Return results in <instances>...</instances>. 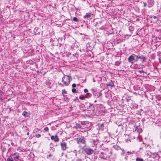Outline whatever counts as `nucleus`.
<instances>
[{"mask_svg":"<svg viewBox=\"0 0 161 161\" xmlns=\"http://www.w3.org/2000/svg\"><path fill=\"white\" fill-rule=\"evenodd\" d=\"M128 153H130V154H132V153H131V152H128Z\"/></svg>","mask_w":161,"mask_h":161,"instance_id":"a18cd8bd","label":"nucleus"},{"mask_svg":"<svg viewBox=\"0 0 161 161\" xmlns=\"http://www.w3.org/2000/svg\"><path fill=\"white\" fill-rule=\"evenodd\" d=\"M120 121H118L117 120L116 121V122H115V124L119 126H122V124L121 122Z\"/></svg>","mask_w":161,"mask_h":161,"instance_id":"6ab92c4d","label":"nucleus"},{"mask_svg":"<svg viewBox=\"0 0 161 161\" xmlns=\"http://www.w3.org/2000/svg\"><path fill=\"white\" fill-rule=\"evenodd\" d=\"M158 60L160 63L161 64V57L158 58Z\"/></svg>","mask_w":161,"mask_h":161,"instance_id":"79ce46f5","label":"nucleus"},{"mask_svg":"<svg viewBox=\"0 0 161 161\" xmlns=\"http://www.w3.org/2000/svg\"><path fill=\"white\" fill-rule=\"evenodd\" d=\"M85 97L84 96H80L79 97L80 99L81 100H83L85 99Z\"/></svg>","mask_w":161,"mask_h":161,"instance_id":"4c0bfd02","label":"nucleus"},{"mask_svg":"<svg viewBox=\"0 0 161 161\" xmlns=\"http://www.w3.org/2000/svg\"><path fill=\"white\" fill-rule=\"evenodd\" d=\"M128 106H129L131 109L136 108L137 107V105L136 104L134 103L133 101H132V103H128Z\"/></svg>","mask_w":161,"mask_h":161,"instance_id":"1a4fd4ad","label":"nucleus"},{"mask_svg":"<svg viewBox=\"0 0 161 161\" xmlns=\"http://www.w3.org/2000/svg\"><path fill=\"white\" fill-rule=\"evenodd\" d=\"M119 116L118 115H116V113H111V120L115 123L116 122L117 120L118 121L121 120L120 119L118 118Z\"/></svg>","mask_w":161,"mask_h":161,"instance_id":"20e7f679","label":"nucleus"},{"mask_svg":"<svg viewBox=\"0 0 161 161\" xmlns=\"http://www.w3.org/2000/svg\"><path fill=\"white\" fill-rule=\"evenodd\" d=\"M51 139L54 140L55 142H57L59 141V139L57 135L55 136H52L51 137Z\"/></svg>","mask_w":161,"mask_h":161,"instance_id":"9d476101","label":"nucleus"},{"mask_svg":"<svg viewBox=\"0 0 161 161\" xmlns=\"http://www.w3.org/2000/svg\"><path fill=\"white\" fill-rule=\"evenodd\" d=\"M134 55H135V54H131L128 58V61L129 62L132 64L135 62V59Z\"/></svg>","mask_w":161,"mask_h":161,"instance_id":"6e6552de","label":"nucleus"},{"mask_svg":"<svg viewBox=\"0 0 161 161\" xmlns=\"http://www.w3.org/2000/svg\"><path fill=\"white\" fill-rule=\"evenodd\" d=\"M160 138H161V136H160Z\"/></svg>","mask_w":161,"mask_h":161,"instance_id":"bf43d9fd","label":"nucleus"},{"mask_svg":"<svg viewBox=\"0 0 161 161\" xmlns=\"http://www.w3.org/2000/svg\"><path fill=\"white\" fill-rule=\"evenodd\" d=\"M83 149V151L88 155L92 154L94 152L93 149L89 147H84Z\"/></svg>","mask_w":161,"mask_h":161,"instance_id":"39448f33","label":"nucleus"},{"mask_svg":"<svg viewBox=\"0 0 161 161\" xmlns=\"http://www.w3.org/2000/svg\"><path fill=\"white\" fill-rule=\"evenodd\" d=\"M12 156H14L13 159L15 161H18L19 158V156L16 155L15 153L12 154Z\"/></svg>","mask_w":161,"mask_h":161,"instance_id":"2eb2a0df","label":"nucleus"},{"mask_svg":"<svg viewBox=\"0 0 161 161\" xmlns=\"http://www.w3.org/2000/svg\"><path fill=\"white\" fill-rule=\"evenodd\" d=\"M149 17L150 18H153L154 19H158L156 16H153V15H149Z\"/></svg>","mask_w":161,"mask_h":161,"instance_id":"aec40b11","label":"nucleus"},{"mask_svg":"<svg viewBox=\"0 0 161 161\" xmlns=\"http://www.w3.org/2000/svg\"><path fill=\"white\" fill-rule=\"evenodd\" d=\"M62 85L61 83H60L59 84V85Z\"/></svg>","mask_w":161,"mask_h":161,"instance_id":"864d4df0","label":"nucleus"},{"mask_svg":"<svg viewBox=\"0 0 161 161\" xmlns=\"http://www.w3.org/2000/svg\"><path fill=\"white\" fill-rule=\"evenodd\" d=\"M139 59L141 60H142L143 61H144L147 59V58L146 57L145 55L140 54V53H139Z\"/></svg>","mask_w":161,"mask_h":161,"instance_id":"f8f14e48","label":"nucleus"},{"mask_svg":"<svg viewBox=\"0 0 161 161\" xmlns=\"http://www.w3.org/2000/svg\"><path fill=\"white\" fill-rule=\"evenodd\" d=\"M156 99L158 101L161 100V97L159 95H157L156 96Z\"/></svg>","mask_w":161,"mask_h":161,"instance_id":"bb28decb","label":"nucleus"},{"mask_svg":"<svg viewBox=\"0 0 161 161\" xmlns=\"http://www.w3.org/2000/svg\"><path fill=\"white\" fill-rule=\"evenodd\" d=\"M134 58L135 57H136V58L135 59V61L137 62L138 60V59H139V55H136L135 54V55H134Z\"/></svg>","mask_w":161,"mask_h":161,"instance_id":"412c9836","label":"nucleus"},{"mask_svg":"<svg viewBox=\"0 0 161 161\" xmlns=\"http://www.w3.org/2000/svg\"><path fill=\"white\" fill-rule=\"evenodd\" d=\"M114 85H112V84H111V88H112V87H114Z\"/></svg>","mask_w":161,"mask_h":161,"instance_id":"de8ad7c7","label":"nucleus"},{"mask_svg":"<svg viewBox=\"0 0 161 161\" xmlns=\"http://www.w3.org/2000/svg\"><path fill=\"white\" fill-rule=\"evenodd\" d=\"M62 93H66V91L65 90H62Z\"/></svg>","mask_w":161,"mask_h":161,"instance_id":"a19ab883","label":"nucleus"},{"mask_svg":"<svg viewBox=\"0 0 161 161\" xmlns=\"http://www.w3.org/2000/svg\"><path fill=\"white\" fill-rule=\"evenodd\" d=\"M114 111V112L115 111V110L114 109V108H111V112H112L113 111Z\"/></svg>","mask_w":161,"mask_h":161,"instance_id":"37998d69","label":"nucleus"},{"mask_svg":"<svg viewBox=\"0 0 161 161\" xmlns=\"http://www.w3.org/2000/svg\"><path fill=\"white\" fill-rule=\"evenodd\" d=\"M115 26V25H113V23H112V24H111V27H114Z\"/></svg>","mask_w":161,"mask_h":161,"instance_id":"c03bdc74","label":"nucleus"},{"mask_svg":"<svg viewBox=\"0 0 161 161\" xmlns=\"http://www.w3.org/2000/svg\"><path fill=\"white\" fill-rule=\"evenodd\" d=\"M139 72L140 73H144L147 74V73L146 72H144V70L143 69H141V70H139Z\"/></svg>","mask_w":161,"mask_h":161,"instance_id":"473e14b6","label":"nucleus"},{"mask_svg":"<svg viewBox=\"0 0 161 161\" xmlns=\"http://www.w3.org/2000/svg\"><path fill=\"white\" fill-rule=\"evenodd\" d=\"M112 18L114 19V21H112V23H113V25H116V27H117V23L118 21V19H117L116 17H115L114 16L113 17L111 15V19H112Z\"/></svg>","mask_w":161,"mask_h":161,"instance_id":"9b49d317","label":"nucleus"},{"mask_svg":"<svg viewBox=\"0 0 161 161\" xmlns=\"http://www.w3.org/2000/svg\"><path fill=\"white\" fill-rule=\"evenodd\" d=\"M113 148L116 150H118L119 148V146L117 145H113Z\"/></svg>","mask_w":161,"mask_h":161,"instance_id":"5701e85b","label":"nucleus"},{"mask_svg":"<svg viewBox=\"0 0 161 161\" xmlns=\"http://www.w3.org/2000/svg\"><path fill=\"white\" fill-rule=\"evenodd\" d=\"M77 143L78 144L82 143L83 144H85L86 143V139L84 136H81L80 137L76 139Z\"/></svg>","mask_w":161,"mask_h":161,"instance_id":"423d86ee","label":"nucleus"},{"mask_svg":"<svg viewBox=\"0 0 161 161\" xmlns=\"http://www.w3.org/2000/svg\"><path fill=\"white\" fill-rule=\"evenodd\" d=\"M91 15L92 14L90 13H86V15L84 16V18L85 19H86L87 18H90Z\"/></svg>","mask_w":161,"mask_h":161,"instance_id":"f3484780","label":"nucleus"},{"mask_svg":"<svg viewBox=\"0 0 161 161\" xmlns=\"http://www.w3.org/2000/svg\"><path fill=\"white\" fill-rule=\"evenodd\" d=\"M134 126L135 128V130H137L139 133L142 132V129L140 126Z\"/></svg>","mask_w":161,"mask_h":161,"instance_id":"4468645a","label":"nucleus"},{"mask_svg":"<svg viewBox=\"0 0 161 161\" xmlns=\"http://www.w3.org/2000/svg\"><path fill=\"white\" fill-rule=\"evenodd\" d=\"M83 126L82 127V128H88L91 126V123L89 122H85L83 123ZM78 127H80V128L82 127L81 126H78Z\"/></svg>","mask_w":161,"mask_h":161,"instance_id":"0eeeda50","label":"nucleus"},{"mask_svg":"<svg viewBox=\"0 0 161 161\" xmlns=\"http://www.w3.org/2000/svg\"><path fill=\"white\" fill-rule=\"evenodd\" d=\"M73 20L75 22H78V19L75 17H74L73 18Z\"/></svg>","mask_w":161,"mask_h":161,"instance_id":"c85d7f7f","label":"nucleus"},{"mask_svg":"<svg viewBox=\"0 0 161 161\" xmlns=\"http://www.w3.org/2000/svg\"><path fill=\"white\" fill-rule=\"evenodd\" d=\"M84 91L85 93H86V95H88L89 93H88V90L87 89H85L84 90Z\"/></svg>","mask_w":161,"mask_h":161,"instance_id":"2f4dec72","label":"nucleus"},{"mask_svg":"<svg viewBox=\"0 0 161 161\" xmlns=\"http://www.w3.org/2000/svg\"><path fill=\"white\" fill-rule=\"evenodd\" d=\"M146 5L144 4V6H146Z\"/></svg>","mask_w":161,"mask_h":161,"instance_id":"5fc2aeb1","label":"nucleus"},{"mask_svg":"<svg viewBox=\"0 0 161 161\" xmlns=\"http://www.w3.org/2000/svg\"><path fill=\"white\" fill-rule=\"evenodd\" d=\"M158 46V45L157 44H156L155 45V46L156 47H157V46Z\"/></svg>","mask_w":161,"mask_h":161,"instance_id":"3c124183","label":"nucleus"},{"mask_svg":"<svg viewBox=\"0 0 161 161\" xmlns=\"http://www.w3.org/2000/svg\"><path fill=\"white\" fill-rule=\"evenodd\" d=\"M61 146L62 148V149L63 150H65L67 148V144L65 142H63L61 143Z\"/></svg>","mask_w":161,"mask_h":161,"instance_id":"ddd939ff","label":"nucleus"},{"mask_svg":"<svg viewBox=\"0 0 161 161\" xmlns=\"http://www.w3.org/2000/svg\"><path fill=\"white\" fill-rule=\"evenodd\" d=\"M142 145L143 146H145V147H139V148H140V149H143V148H145V147H145V146H146L144 142H143V143H142Z\"/></svg>","mask_w":161,"mask_h":161,"instance_id":"cd10ccee","label":"nucleus"},{"mask_svg":"<svg viewBox=\"0 0 161 161\" xmlns=\"http://www.w3.org/2000/svg\"><path fill=\"white\" fill-rule=\"evenodd\" d=\"M28 114V113L26 111H24L22 113V115L25 117L27 116V114Z\"/></svg>","mask_w":161,"mask_h":161,"instance_id":"393cba45","label":"nucleus"},{"mask_svg":"<svg viewBox=\"0 0 161 161\" xmlns=\"http://www.w3.org/2000/svg\"><path fill=\"white\" fill-rule=\"evenodd\" d=\"M71 80V78L68 75H64L62 78V82H64L65 86H68Z\"/></svg>","mask_w":161,"mask_h":161,"instance_id":"f03ea898","label":"nucleus"},{"mask_svg":"<svg viewBox=\"0 0 161 161\" xmlns=\"http://www.w3.org/2000/svg\"><path fill=\"white\" fill-rule=\"evenodd\" d=\"M129 30L131 31H132L134 30V27L133 26H130L129 27Z\"/></svg>","mask_w":161,"mask_h":161,"instance_id":"a878e982","label":"nucleus"},{"mask_svg":"<svg viewBox=\"0 0 161 161\" xmlns=\"http://www.w3.org/2000/svg\"><path fill=\"white\" fill-rule=\"evenodd\" d=\"M121 8L118 6H111V15L114 17V15H119L122 14L121 11Z\"/></svg>","mask_w":161,"mask_h":161,"instance_id":"f257e3e1","label":"nucleus"},{"mask_svg":"<svg viewBox=\"0 0 161 161\" xmlns=\"http://www.w3.org/2000/svg\"><path fill=\"white\" fill-rule=\"evenodd\" d=\"M117 27H116V25L114 27H111V30H113L112 31H111V34H116L117 33V30H116Z\"/></svg>","mask_w":161,"mask_h":161,"instance_id":"dca6fc26","label":"nucleus"},{"mask_svg":"<svg viewBox=\"0 0 161 161\" xmlns=\"http://www.w3.org/2000/svg\"><path fill=\"white\" fill-rule=\"evenodd\" d=\"M112 139L113 138H112V137H111V142H113V141H112V140H113Z\"/></svg>","mask_w":161,"mask_h":161,"instance_id":"8fccbe9b","label":"nucleus"},{"mask_svg":"<svg viewBox=\"0 0 161 161\" xmlns=\"http://www.w3.org/2000/svg\"><path fill=\"white\" fill-rule=\"evenodd\" d=\"M29 132H28L27 133V135H29Z\"/></svg>","mask_w":161,"mask_h":161,"instance_id":"49530a36","label":"nucleus"},{"mask_svg":"<svg viewBox=\"0 0 161 161\" xmlns=\"http://www.w3.org/2000/svg\"><path fill=\"white\" fill-rule=\"evenodd\" d=\"M115 139H114V138H113L112 139H113V140H114V141H113V143H113V144H115V143H116V142H117V137H115Z\"/></svg>","mask_w":161,"mask_h":161,"instance_id":"c756f323","label":"nucleus"},{"mask_svg":"<svg viewBox=\"0 0 161 161\" xmlns=\"http://www.w3.org/2000/svg\"><path fill=\"white\" fill-rule=\"evenodd\" d=\"M112 62H113V60H112Z\"/></svg>","mask_w":161,"mask_h":161,"instance_id":"6e6d98bb","label":"nucleus"},{"mask_svg":"<svg viewBox=\"0 0 161 161\" xmlns=\"http://www.w3.org/2000/svg\"><path fill=\"white\" fill-rule=\"evenodd\" d=\"M72 87H73L75 88L76 87V84H73L72 85Z\"/></svg>","mask_w":161,"mask_h":161,"instance_id":"ea45409f","label":"nucleus"},{"mask_svg":"<svg viewBox=\"0 0 161 161\" xmlns=\"http://www.w3.org/2000/svg\"><path fill=\"white\" fill-rule=\"evenodd\" d=\"M108 85H110V84H108Z\"/></svg>","mask_w":161,"mask_h":161,"instance_id":"4d7b16f0","label":"nucleus"},{"mask_svg":"<svg viewBox=\"0 0 161 161\" xmlns=\"http://www.w3.org/2000/svg\"><path fill=\"white\" fill-rule=\"evenodd\" d=\"M125 100L127 102H128L131 100V98L130 97L127 96L125 98Z\"/></svg>","mask_w":161,"mask_h":161,"instance_id":"4be33fe9","label":"nucleus"},{"mask_svg":"<svg viewBox=\"0 0 161 161\" xmlns=\"http://www.w3.org/2000/svg\"><path fill=\"white\" fill-rule=\"evenodd\" d=\"M41 136V135L40 134H38L36 135V136L37 138H39Z\"/></svg>","mask_w":161,"mask_h":161,"instance_id":"58836bf2","label":"nucleus"},{"mask_svg":"<svg viewBox=\"0 0 161 161\" xmlns=\"http://www.w3.org/2000/svg\"><path fill=\"white\" fill-rule=\"evenodd\" d=\"M7 161H14L13 158H8L7 159Z\"/></svg>","mask_w":161,"mask_h":161,"instance_id":"72a5a7b5","label":"nucleus"},{"mask_svg":"<svg viewBox=\"0 0 161 161\" xmlns=\"http://www.w3.org/2000/svg\"><path fill=\"white\" fill-rule=\"evenodd\" d=\"M157 55L158 56L160 57L161 56V52L158 51L157 53Z\"/></svg>","mask_w":161,"mask_h":161,"instance_id":"7c9ffc66","label":"nucleus"},{"mask_svg":"<svg viewBox=\"0 0 161 161\" xmlns=\"http://www.w3.org/2000/svg\"><path fill=\"white\" fill-rule=\"evenodd\" d=\"M156 57V54L154 53H152L150 55V58L153 59H154Z\"/></svg>","mask_w":161,"mask_h":161,"instance_id":"a211bd4d","label":"nucleus"},{"mask_svg":"<svg viewBox=\"0 0 161 161\" xmlns=\"http://www.w3.org/2000/svg\"><path fill=\"white\" fill-rule=\"evenodd\" d=\"M147 1L148 3H152V4H153L154 2L153 0H147Z\"/></svg>","mask_w":161,"mask_h":161,"instance_id":"f704fd0d","label":"nucleus"},{"mask_svg":"<svg viewBox=\"0 0 161 161\" xmlns=\"http://www.w3.org/2000/svg\"><path fill=\"white\" fill-rule=\"evenodd\" d=\"M114 63H115V65L118 66L121 63V61H116Z\"/></svg>","mask_w":161,"mask_h":161,"instance_id":"b1692460","label":"nucleus"},{"mask_svg":"<svg viewBox=\"0 0 161 161\" xmlns=\"http://www.w3.org/2000/svg\"><path fill=\"white\" fill-rule=\"evenodd\" d=\"M103 124H102V125H101V126H103Z\"/></svg>","mask_w":161,"mask_h":161,"instance_id":"603ef678","label":"nucleus"},{"mask_svg":"<svg viewBox=\"0 0 161 161\" xmlns=\"http://www.w3.org/2000/svg\"><path fill=\"white\" fill-rule=\"evenodd\" d=\"M149 157L153 158V161H159V159L160 158L159 155L156 153H151Z\"/></svg>","mask_w":161,"mask_h":161,"instance_id":"7ed1b4c3","label":"nucleus"},{"mask_svg":"<svg viewBox=\"0 0 161 161\" xmlns=\"http://www.w3.org/2000/svg\"><path fill=\"white\" fill-rule=\"evenodd\" d=\"M44 130L46 131H48L49 129L48 127H46L44 128Z\"/></svg>","mask_w":161,"mask_h":161,"instance_id":"e433bc0d","label":"nucleus"},{"mask_svg":"<svg viewBox=\"0 0 161 161\" xmlns=\"http://www.w3.org/2000/svg\"><path fill=\"white\" fill-rule=\"evenodd\" d=\"M160 153H161V151H160Z\"/></svg>","mask_w":161,"mask_h":161,"instance_id":"13d9d810","label":"nucleus"},{"mask_svg":"<svg viewBox=\"0 0 161 161\" xmlns=\"http://www.w3.org/2000/svg\"><path fill=\"white\" fill-rule=\"evenodd\" d=\"M2 100V98L1 97H0V101H1Z\"/></svg>","mask_w":161,"mask_h":161,"instance_id":"09e8293b","label":"nucleus"},{"mask_svg":"<svg viewBox=\"0 0 161 161\" xmlns=\"http://www.w3.org/2000/svg\"><path fill=\"white\" fill-rule=\"evenodd\" d=\"M72 91L73 93H76V89L75 88H73L72 90Z\"/></svg>","mask_w":161,"mask_h":161,"instance_id":"c9c22d12","label":"nucleus"}]
</instances>
